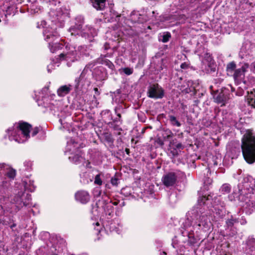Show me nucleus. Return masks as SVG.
<instances>
[{
	"label": "nucleus",
	"mask_w": 255,
	"mask_h": 255,
	"mask_svg": "<svg viewBox=\"0 0 255 255\" xmlns=\"http://www.w3.org/2000/svg\"><path fill=\"white\" fill-rule=\"evenodd\" d=\"M214 194L206 195L200 197L198 200L197 215L191 222L189 219L184 224L185 230L189 235L200 231L206 232L210 230L212 226L211 221L213 217L209 215L210 211L219 216H223L225 213V204L221 201L220 196H215Z\"/></svg>",
	"instance_id": "f257e3e1"
},
{
	"label": "nucleus",
	"mask_w": 255,
	"mask_h": 255,
	"mask_svg": "<svg viewBox=\"0 0 255 255\" xmlns=\"http://www.w3.org/2000/svg\"><path fill=\"white\" fill-rule=\"evenodd\" d=\"M239 198L243 200L255 210V179L252 176H244L238 185Z\"/></svg>",
	"instance_id": "f03ea898"
},
{
	"label": "nucleus",
	"mask_w": 255,
	"mask_h": 255,
	"mask_svg": "<svg viewBox=\"0 0 255 255\" xmlns=\"http://www.w3.org/2000/svg\"><path fill=\"white\" fill-rule=\"evenodd\" d=\"M31 126L25 122L15 123L5 130L4 138L17 143H23L30 137Z\"/></svg>",
	"instance_id": "7ed1b4c3"
},
{
	"label": "nucleus",
	"mask_w": 255,
	"mask_h": 255,
	"mask_svg": "<svg viewBox=\"0 0 255 255\" xmlns=\"http://www.w3.org/2000/svg\"><path fill=\"white\" fill-rule=\"evenodd\" d=\"M90 51L91 49L87 46H81L76 49L74 45L67 44L63 52L59 55V57L61 60L66 61L69 66L70 62L78 60L84 56H89Z\"/></svg>",
	"instance_id": "20e7f679"
},
{
	"label": "nucleus",
	"mask_w": 255,
	"mask_h": 255,
	"mask_svg": "<svg viewBox=\"0 0 255 255\" xmlns=\"http://www.w3.org/2000/svg\"><path fill=\"white\" fill-rule=\"evenodd\" d=\"M242 149L245 160L249 164L255 162V136L247 130L242 138Z\"/></svg>",
	"instance_id": "39448f33"
},
{
	"label": "nucleus",
	"mask_w": 255,
	"mask_h": 255,
	"mask_svg": "<svg viewBox=\"0 0 255 255\" xmlns=\"http://www.w3.org/2000/svg\"><path fill=\"white\" fill-rule=\"evenodd\" d=\"M36 101L39 106H42L50 110H55L60 102L55 99V94H50L47 87L42 88L37 94H35Z\"/></svg>",
	"instance_id": "423d86ee"
},
{
	"label": "nucleus",
	"mask_w": 255,
	"mask_h": 255,
	"mask_svg": "<svg viewBox=\"0 0 255 255\" xmlns=\"http://www.w3.org/2000/svg\"><path fill=\"white\" fill-rule=\"evenodd\" d=\"M84 23V18L82 16H78L75 18V25L69 28V32L71 35L81 34L82 36L87 38L90 42L94 40V37L97 35V31L91 26H87L82 30V26Z\"/></svg>",
	"instance_id": "0eeeda50"
},
{
	"label": "nucleus",
	"mask_w": 255,
	"mask_h": 255,
	"mask_svg": "<svg viewBox=\"0 0 255 255\" xmlns=\"http://www.w3.org/2000/svg\"><path fill=\"white\" fill-rule=\"evenodd\" d=\"M4 175L6 177L0 185V201L2 203L6 204L9 199L8 189L10 186V181L14 179L16 170L10 166Z\"/></svg>",
	"instance_id": "6e6552de"
},
{
	"label": "nucleus",
	"mask_w": 255,
	"mask_h": 255,
	"mask_svg": "<svg viewBox=\"0 0 255 255\" xmlns=\"http://www.w3.org/2000/svg\"><path fill=\"white\" fill-rule=\"evenodd\" d=\"M91 71L85 67L82 72L79 78L75 79V88L77 93L85 92L90 85Z\"/></svg>",
	"instance_id": "1a4fd4ad"
},
{
	"label": "nucleus",
	"mask_w": 255,
	"mask_h": 255,
	"mask_svg": "<svg viewBox=\"0 0 255 255\" xmlns=\"http://www.w3.org/2000/svg\"><path fill=\"white\" fill-rule=\"evenodd\" d=\"M119 203L118 201H112L107 195L105 194L103 195L101 200H98L97 206L98 209L103 210L106 215L112 216L114 214L113 206L118 205Z\"/></svg>",
	"instance_id": "9d476101"
},
{
	"label": "nucleus",
	"mask_w": 255,
	"mask_h": 255,
	"mask_svg": "<svg viewBox=\"0 0 255 255\" xmlns=\"http://www.w3.org/2000/svg\"><path fill=\"white\" fill-rule=\"evenodd\" d=\"M30 200V195H25L24 192L20 191L13 197L12 201L10 202L15 205L16 210H19L23 206H28Z\"/></svg>",
	"instance_id": "9b49d317"
},
{
	"label": "nucleus",
	"mask_w": 255,
	"mask_h": 255,
	"mask_svg": "<svg viewBox=\"0 0 255 255\" xmlns=\"http://www.w3.org/2000/svg\"><path fill=\"white\" fill-rule=\"evenodd\" d=\"M56 29V28L48 26L43 31L44 39L48 43L50 51H54L55 50L53 49V45H51V42L59 39V35Z\"/></svg>",
	"instance_id": "f8f14e48"
},
{
	"label": "nucleus",
	"mask_w": 255,
	"mask_h": 255,
	"mask_svg": "<svg viewBox=\"0 0 255 255\" xmlns=\"http://www.w3.org/2000/svg\"><path fill=\"white\" fill-rule=\"evenodd\" d=\"M147 94L151 98L161 99L164 96V92L158 84H153L149 87Z\"/></svg>",
	"instance_id": "ddd939ff"
},
{
	"label": "nucleus",
	"mask_w": 255,
	"mask_h": 255,
	"mask_svg": "<svg viewBox=\"0 0 255 255\" xmlns=\"http://www.w3.org/2000/svg\"><path fill=\"white\" fill-rule=\"evenodd\" d=\"M215 101L218 104H221L224 106L229 99V91L226 89L222 90V91L214 96Z\"/></svg>",
	"instance_id": "4468645a"
},
{
	"label": "nucleus",
	"mask_w": 255,
	"mask_h": 255,
	"mask_svg": "<svg viewBox=\"0 0 255 255\" xmlns=\"http://www.w3.org/2000/svg\"><path fill=\"white\" fill-rule=\"evenodd\" d=\"M75 198L77 201L82 204H86L90 200V195L86 191L80 190L75 193Z\"/></svg>",
	"instance_id": "2eb2a0df"
},
{
	"label": "nucleus",
	"mask_w": 255,
	"mask_h": 255,
	"mask_svg": "<svg viewBox=\"0 0 255 255\" xmlns=\"http://www.w3.org/2000/svg\"><path fill=\"white\" fill-rule=\"evenodd\" d=\"M22 184L25 190L33 192L35 190L36 186L34 180L31 178V175L24 177L22 180Z\"/></svg>",
	"instance_id": "dca6fc26"
},
{
	"label": "nucleus",
	"mask_w": 255,
	"mask_h": 255,
	"mask_svg": "<svg viewBox=\"0 0 255 255\" xmlns=\"http://www.w3.org/2000/svg\"><path fill=\"white\" fill-rule=\"evenodd\" d=\"M177 176L173 172L169 173L162 178V181L166 187H170L173 186L176 181Z\"/></svg>",
	"instance_id": "f3484780"
},
{
	"label": "nucleus",
	"mask_w": 255,
	"mask_h": 255,
	"mask_svg": "<svg viewBox=\"0 0 255 255\" xmlns=\"http://www.w3.org/2000/svg\"><path fill=\"white\" fill-rule=\"evenodd\" d=\"M80 147V144L75 142V140L72 138L68 140L67 146L66 147L65 154L68 155L71 152H74L78 150Z\"/></svg>",
	"instance_id": "a211bd4d"
},
{
	"label": "nucleus",
	"mask_w": 255,
	"mask_h": 255,
	"mask_svg": "<svg viewBox=\"0 0 255 255\" xmlns=\"http://www.w3.org/2000/svg\"><path fill=\"white\" fill-rule=\"evenodd\" d=\"M194 85V84L192 81H187L184 82L181 85H179V87L182 92L186 94L194 92L195 90V87Z\"/></svg>",
	"instance_id": "6ab92c4d"
},
{
	"label": "nucleus",
	"mask_w": 255,
	"mask_h": 255,
	"mask_svg": "<svg viewBox=\"0 0 255 255\" xmlns=\"http://www.w3.org/2000/svg\"><path fill=\"white\" fill-rule=\"evenodd\" d=\"M69 159L73 163L78 164L81 162H83L84 160V158L82 155L81 152L78 150L74 152H71V153L68 155Z\"/></svg>",
	"instance_id": "aec40b11"
},
{
	"label": "nucleus",
	"mask_w": 255,
	"mask_h": 255,
	"mask_svg": "<svg viewBox=\"0 0 255 255\" xmlns=\"http://www.w3.org/2000/svg\"><path fill=\"white\" fill-rule=\"evenodd\" d=\"M71 89L70 85L61 86L57 90V94L60 97H64L68 94Z\"/></svg>",
	"instance_id": "412c9836"
},
{
	"label": "nucleus",
	"mask_w": 255,
	"mask_h": 255,
	"mask_svg": "<svg viewBox=\"0 0 255 255\" xmlns=\"http://www.w3.org/2000/svg\"><path fill=\"white\" fill-rule=\"evenodd\" d=\"M105 228L107 229H109L111 232H116L118 234H120L122 231L121 225L115 222L106 225Z\"/></svg>",
	"instance_id": "4be33fe9"
},
{
	"label": "nucleus",
	"mask_w": 255,
	"mask_h": 255,
	"mask_svg": "<svg viewBox=\"0 0 255 255\" xmlns=\"http://www.w3.org/2000/svg\"><path fill=\"white\" fill-rule=\"evenodd\" d=\"M245 71V68L243 67L242 68L237 69L235 71L234 74V78L236 83L238 84L239 81L243 78Z\"/></svg>",
	"instance_id": "5701e85b"
},
{
	"label": "nucleus",
	"mask_w": 255,
	"mask_h": 255,
	"mask_svg": "<svg viewBox=\"0 0 255 255\" xmlns=\"http://www.w3.org/2000/svg\"><path fill=\"white\" fill-rule=\"evenodd\" d=\"M93 6L97 10L103 9L105 6L106 0H90Z\"/></svg>",
	"instance_id": "b1692460"
},
{
	"label": "nucleus",
	"mask_w": 255,
	"mask_h": 255,
	"mask_svg": "<svg viewBox=\"0 0 255 255\" xmlns=\"http://www.w3.org/2000/svg\"><path fill=\"white\" fill-rule=\"evenodd\" d=\"M231 190V186L230 184L225 183L224 184L220 189V191L223 194L229 193Z\"/></svg>",
	"instance_id": "393cba45"
},
{
	"label": "nucleus",
	"mask_w": 255,
	"mask_h": 255,
	"mask_svg": "<svg viewBox=\"0 0 255 255\" xmlns=\"http://www.w3.org/2000/svg\"><path fill=\"white\" fill-rule=\"evenodd\" d=\"M132 189L130 187H126L121 190V193L126 197H128L132 194Z\"/></svg>",
	"instance_id": "a878e982"
},
{
	"label": "nucleus",
	"mask_w": 255,
	"mask_h": 255,
	"mask_svg": "<svg viewBox=\"0 0 255 255\" xmlns=\"http://www.w3.org/2000/svg\"><path fill=\"white\" fill-rule=\"evenodd\" d=\"M10 165L4 163H0V176L4 175Z\"/></svg>",
	"instance_id": "bb28decb"
},
{
	"label": "nucleus",
	"mask_w": 255,
	"mask_h": 255,
	"mask_svg": "<svg viewBox=\"0 0 255 255\" xmlns=\"http://www.w3.org/2000/svg\"><path fill=\"white\" fill-rule=\"evenodd\" d=\"M58 39L51 42V45H53V49H55L54 51H51L52 53L56 52L57 50L62 48V44L58 42Z\"/></svg>",
	"instance_id": "cd10ccee"
},
{
	"label": "nucleus",
	"mask_w": 255,
	"mask_h": 255,
	"mask_svg": "<svg viewBox=\"0 0 255 255\" xmlns=\"http://www.w3.org/2000/svg\"><path fill=\"white\" fill-rule=\"evenodd\" d=\"M248 246L251 249L252 251L255 250V239L253 238H249L247 241Z\"/></svg>",
	"instance_id": "c85d7f7f"
},
{
	"label": "nucleus",
	"mask_w": 255,
	"mask_h": 255,
	"mask_svg": "<svg viewBox=\"0 0 255 255\" xmlns=\"http://www.w3.org/2000/svg\"><path fill=\"white\" fill-rule=\"evenodd\" d=\"M32 163L30 160H25L23 162V167L24 168L22 169L23 170L25 171H30L32 169Z\"/></svg>",
	"instance_id": "c756f323"
},
{
	"label": "nucleus",
	"mask_w": 255,
	"mask_h": 255,
	"mask_svg": "<svg viewBox=\"0 0 255 255\" xmlns=\"http://www.w3.org/2000/svg\"><path fill=\"white\" fill-rule=\"evenodd\" d=\"M169 120L171 124L174 126L179 127L181 126L180 123L176 119V117L173 116H170L169 117Z\"/></svg>",
	"instance_id": "7c9ffc66"
},
{
	"label": "nucleus",
	"mask_w": 255,
	"mask_h": 255,
	"mask_svg": "<svg viewBox=\"0 0 255 255\" xmlns=\"http://www.w3.org/2000/svg\"><path fill=\"white\" fill-rule=\"evenodd\" d=\"M31 12L37 13L40 10V6H38L36 3H32L30 6Z\"/></svg>",
	"instance_id": "2f4dec72"
},
{
	"label": "nucleus",
	"mask_w": 255,
	"mask_h": 255,
	"mask_svg": "<svg viewBox=\"0 0 255 255\" xmlns=\"http://www.w3.org/2000/svg\"><path fill=\"white\" fill-rule=\"evenodd\" d=\"M236 68V64L234 62H230L227 65V71L228 72H233Z\"/></svg>",
	"instance_id": "473e14b6"
},
{
	"label": "nucleus",
	"mask_w": 255,
	"mask_h": 255,
	"mask_svg": "<svg viewBox=\"0 0 255 255\" xmlns=\"http://www.w3.org/2000/svg\"><path fill=\"white\" fill-rule=\"evenodd\" d=\"M101 174H98L95 176L94 183L98 185L102 184V181L100 178Z\"/></svg>",
	"instance_id": "72a5a7b5"
},
{
	"label": "nucleus",
	"mask_w": 255,
	"mask_h": 255,
	"mask_svg": "<svg viewBox=\"0 0 255 255\" xmlns=\"http://www.w3.org/2000/svg\"><path fill=\"white\" fill-rule=\"evenodd\" d=\"M235 222L236 221L233 219L228 220L226 221V225L228 227V229H226L227 232H228V230L230 229V228H233V226Z\"/></svg>",
	"instance_id": "f704fd0d"
},
{
	"label": "nucleus",
	"mask_w": 255,
	"mask_h": 255,
	"mask_svg": "<svg viewBox=\"0 0 255 255\" xmlns=\"http://www.w3.org/2000/svg\"><path fill=\"white\" fill-rule=\"evenodd\" d=\"M171 37L170 33L169 32L164 33L162 36V41L163 42H167L169 41Z\"/></svg>",
	"instance_id": "c9c22d12"
},
{
	"label": "nucleus",
	"mask_w": 255,
	"mask_h": 255,
	"mask_svg": "<svg viewBox=\"0 0 255 255\" xmlns=\"http://www.w3.org/2000/svg\"><path fill=\"white\" fill-rule=\"evenodd\" d=\"M93 225L94 227L95 230L98 232V233H99L102 230V226L100 225L99 222H97L95 224L93 223Z\"/></svg>",
	"instance_id": "e433bc0d"
},
{
	"label": "nucleus",
	"mask_w": 255,
	"mask_h": 255,
	"mask_svg": "<svg viewBox=\"0 0 255 255\" xmlns=\"http://www.w3.org/2000/svg\"><path fill=\"white\" fill-rule=\"evenodd\" d=\"M123 71L127 75H130L133 73V69L128 67L124 68Z\"/></svg>",
	"instance_id": "4c0bfd02"
},
{
	"label": "nucleus",
	"mask_w": 255,
	"mask_h": 255,
	"mask_svg": "<svg viewBox=\"0 0 255 255\" xmlns=\"http://www.w3.org/2000/svg\"><path fill=\"white\" fill-rule=\"evenodd\" d=\"M94 196L95 197H98L101 194V191L99 188H96L93 191Z\"/></svg>",
	"instance_id": "58836bf2"
},
{
	"label": "nucleus",
	"mask_w": 255,
	"mask_h": 255,
	"mask_svg": "<svg viewBox=\"0 0 255 255\" xmlns=\"http://www.w3.org/2000/svg\"><path fill=\"white\" fill-rule=\"evenodd\" d=\"M170 144H171V146H172L174 147H175L177 149H182L183 148V146L181 143H178L176 144H174L173 142V143L171 142Z\"/></svg>",
	"instance_id": "ea45409f"
},
{
	"label": "nucleus",
	"mask_w": 255,
	"mask_h": 255,
	"mask_svg": "<svg viewBox=\"0 0 255 255\" xmlns=\"http://www.w3.org/2000/svg\"><path fill=\"white\" fill-rule=\"evenodd\" d=\"M230 230L231 231V233L228 234V235L230 237H233L237 233V230L234 228H230Z\"/></svg>",
	"instance_id": "a19ab883"
},
{
	"label": "nucleus",
	"mask_w": 255,
	"mask_h": 255,
	"mask_svg": "<svg viewBox=\"0 0 255 255\" xmlns=\"http://www.w3.org/2000/svg\"><path fill=\"white\" fill-rule=\"evenodd\" d=\"M244 94V90L241 88H239L236 92V95L238 96H241Z\"/></svg>",
	"instance_id": "79ce46f5"
},
{
	"label": "nucleus",
	"mask_w": 255,
	"mask_h": 255,
	"mask_svg": "<svg viewBox=\"0 0 255 255\" xmlns=\"http://www.w3.org/2000/svg\"><path fill=\"white\" fill-rule=\"evenodd\" d=\"M111 183L112 185L116 186L118 184V180L116 178H112Z\"/></svg>",
	"instance_id": "37998d69"
},
{
	"label": "nucleus",
	"mask_w": 255,
	"mask_h": 255,
	"mask_svg": "<svg viewBox=\"0 0 255 255\" xmlns=\"http://www.w3.org/2000/svg\"><path fill=\"white\" fill-rule=\"evenodd\" d=\"M189 64L187 63L186 62H184L182 63L180 65V67L182 69H186L188 68Z\"/></svg>",
	"instance_id": "c03bdc74"
},
{
	"label": "nucleus",
	"mask_w": 255,
	"mask_h": 255,
	"mask_svg": "<svg viewBox=\"0 0 255 255\" xmlns=\"http://www.w3.org/2000/svg\"><path fill=\"white\" fill-rule=\"evenodd\" d=\"M38 131H39V128H37V127H35V128L33 129V131H32V133H31L32 136H34L36 135L38 133Z\"/></svg>",
	"instance_id": "a18cd8bd"
},
{
	"label": "nucleus",
	"mask_w": 255,
	"mask_h": 255,
	"mask_svg": "<svg viewBox=\"0 0 255 255\" xmlns=\"http://www.w3.org/2000/svg\"><path fill=\"white\" fill-rule=\"evenodd\" d=\"M242 173V170L239 169L237 171V173H235L234 174V177L235 178H236V179H238V175H239L241 174Z\"/></svg>",
	"instance_id": "49530a36"
},
{
	"label": "nucleus",
	"mask_w": 255,
	"mask_h": 255,
	"mask_svg": "<svg viewBox=\"0 0 255 255\" xmlns=\"http://www.w3.org/2000/svg\"><path fill=\"white\" fill-rule=\"evenodd\" d=\"M54 67V64L53 63H51L47 66V71L48 72H51V69Z\"/></svg>",
	"instance_id": "de8ad7c7"
},
{
	"label": "nucleus",
	"mask_w": 255,
	"mask_h": 255,
	"mask_svg": "<svg viewBox=\"0 0 255 255\" xmlns=\"http://www.w3.org/2000/svg\"><path fill=\"white\" fill-rule=\"evenodd\" d=\"M107 65L111 69H113L114 67V64L109 61L107 62Z\"/></svg>",
	"instance_id": "09e8293b"
},
{
	"label": "nucleus",
	"mask_w": 255,
	"mask_h": 255,
	"mask_svg": "<svg viewBox=\"0 0 255 255\" xmlns=\"http://www.w3.org/2000/svg\"><path fill=\"white\" fill-rule=\"evenodd\" d=\"M173 135V133L170 131V130H168L167 131V138L168 139H169L170 137H172Z\"/></svg>",
	"instance_id": "8fccbe9b"
},
{
	"label": "nucleus",
	"mask_w": 255,
	"mask_h": 255,
	"mask_svg": "<svg viewBox=\"0 0 255 255\" xmlns=\"http://www.w3.org/2000/svg\"><path fill=\"white\" fill-rule=\"evenodd\" d=\"M251 69L255 73V62L251 64Z\"/></svg>",
	"instance_id": "3c124183"
},
{
	"label": "nucleus",
	"mask_w": 255,
	"mask_h": 255,
	"mask_svg": "<svg viewBox=\"0 0 255 255\" xmlns=\"http://www.w3.org/2000/svg\"><path fill=\"white\" fill-rule=\"evenodd\" d=\"M212 183V179L208 178L207 182L204 181V184H210Z\"/></svg>",
	"instance_id": "603ef678"
},
{
	"label": "nucleus",
	"mask_w": 255,
	"mask_h": 255,
	"mask_svg": "<svg viewBox=\"0 0 255 255\" xmlns=\"http://www.w3.org/2000/svg\"><path fill=\"white\" fill-rule=\"evenodd\" d=\"M0 224H1L2 225H5L4 222L3 220H0Z\"/></svg>",
	"instance_id": "864d4df0"
},
{
	"label": "nucleus",
	"mask_w": 255,
	"mask_h": 255,
	"mask_svg": "<svg viewBox=\"0 0 255 255\" xmlns=\"http://www.w3.org/2000/svg\"><path fill=\"white\" fill-rule=\"evenodd\" d=\"M230 86V87H231V91H232V92H234V91H235V88H233L232 86Z\"/></svg>",
	"instance_id": "5fc2aeb1"
},
{
	"label": "nucleus",
	"mask_w": 255,
	"mask_h": 255,
	"mask_svg": "<svg viewBox=\"0 0 255 255\" xmlns=\"http://www.w3.org/2000/svg\"><path fill=\"white\" fill-rule=\"evenodd\" d=\"M248 57H249V54H247L245 55V58L248 59Z\"/></svg>",
	"instance_id": "6e6d98bb"
},
{
	"label": "nucleus",
	"mask_w": 255,
	"mask_h": 255,
	"mask_svg": "<svg viewBox=\"0 0 255 255\" xmlns=\"http://www.w3.org/2000/svg\"><path fill=\"white\" fill-rule=\"evenodd\" d=\"M105 49H108L109 48V47H108V46H107V45H105Z\"/></svg>",
	"instance_id": "4d7b16f0"
},
{
	"label": "nucleus",
	"mask_w": 255,
	"mask_h": 255,
	"mask_svg": "<svg viewBox=\"0 0 255 255\" xmlns=\"http://www.w3.org/2000/svg\"><path fill=\"white\" fill-rule=\"evenodd\" d=\"M94 90L96 92H98V90L97 88H95Z\"/></svg>",
	"instance_id": "13d9d810"
},
{
	"label": "nucleus",
	"mask_w": 255,
	"mask_h": 255,
	"mask_svg": "<svg viewBox=\"0 0 255 255\" xmlns=\"http://www.w3.org/2000/svg\"><path fill=\"white\" fill-rule=\"evenodd\" d=\"M166 255V253H165V252H163V253H162V255Z\"/></svg>",
	"instance_id": "bf43d9fd"
},
{
	"label": "nucleus",
	"mask_w": 255,
	"mask_h": 255,
	"mask_svg": "<svg viewBox=\"0 0 255 255\" xmlns=\"http://www.w3.org/2000/svg\"><path fill=\"white\" fill-rule=\"evenodd\" d=\"M124 205V202H123L122 203L121 206H123Z\"/></svg>",
	"instance_id": "052dcab7"
},
{
	"label": "nucleus",
	"mask_w": 255,
	"mask_h": 255,
	"mask_svg": "<svg viewBox=\"0 0 255 255\" xmlns=\"http://www.w3.org/2000/svg\"><path fill=\"white\" fill-rule=\"evenodd\" d=\"M42 23H43L44 24H45V21H42Z\"/></svg>",
	"instance_id": "680f3d73"
},
{
	"label": "nucleus",
	"mask_w": 255,
	"mask_h": 255,
	"mask_svg": "<svg viewBox=\"0 0 255 255\" xmlns=\"http://www.w3.org/2000/svg\"><path fill=\"white\" fill-rule=\"evenodd\" d=\"M118 116L119 117H120V116H121L120 114H118Z\"/></svg>",
	"instance_id": "e2e57ef3"
},
{
	"label": "nucleus",
	"mask_w": 255,
	"mask_h": 255,
	"mask_svg": "<svg viewBox=\"0 0 255 255\" xmlns=\"http://www.w3.org/2000/svg\"><path fill=\"white\" fill-rule=\"evenodd\" d=\"M87 255V254H83V255Z\"/></svg>",
	"instance_id": "0e129e2a"
},
{
	"label": "nucleus",
	"mask_w": 255,
	"mask_h": 255,
	"mask_svg": "<svg viewBox=\"0 0 255 255\" xmlns=\"http://www.w3.org/2000/svg\"><path fill=\"white\" fill-rule=\"evenodd\" d=\"M254 92H255V89H254Z\"/></svg>",
	"instance_id": "69168bd1"
}]
</instances>
